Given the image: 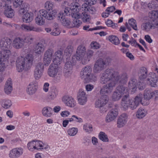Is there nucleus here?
I'll use <instances>...</instances> for the list:
<instances>
[{
    "label": "nucleus",
    "mask_w": 158,
    "mask_h": 158,
    "mask_svg": "<svg viewBox=\"0 0 158 158\" xmlns=\"http://www.w3.org/2000/svg\"><path fill=\"white\" fill-rule=\"evenodd\" d=\"M44 70V65L42 63L39 62L35 65L34 76L36 78L40 77L42 75Z\"/></svg>",
    "instance_id": "6e6552de"
},
{
    "label": "nucleus",
    "mask_w": 158,
    "mask_h": 158,
    "mask_svg": "<svg viewBox=\"0 0 158 158\" xmlns=\"http://www.w3.org/2000/svg\"><path fill=\"white\" fill-rule=\"evenodd\" d=\"M11 41L7 38H3L0 41V57L6 60L11 55L10 49Z\"/></svg>",
    "instance_id": "f03ea898"
},
{
    "label": "nucleus",
    "mask_w": 158,
    "mask_h": 158,
    "mask_svg": "<svg viewBox=\"0 0 158 158\" xmlns=\"http://www.w3.org/2000/svg\"><path fill=\"white\" fill-rule=\"evenodd\" d=\"M32 16V13L26 12L23 16V21L26 23H29L33 19Z\"/></svg>",
    "instance_id": "72a5a7b5"
},
{
    "label": "nucleus",
    "mask_w": 158,
    "mask_h": 158,
    "mask_svg": "<svg viewBox=\"0 0 158 158\" xmlns=\"http://www.w3.org/2000/svg\"><path fill=\"white\" fill-rule=\"evenodd\" d=\"M81 6L79 3L76 2L75 3H72L71 6V10L73 13L78 12L81 10Z\"/></svg>",
    "instance_id": "4c0bfd02"
},
{
    "label": "nucleus",
    "mask_w": 158,
    "mask_h": 158,
    "mask_svg": "<svg viewBox=\"0 0 158 158\" xmlns=\"http://www.w3.org/2000/svg\"><path fill=\"white\" fill-rule=\"evenodd\" d=\"M13 2V5L15 7H17L18 6H20L23 3V0H15Z\"/></svg>",
    "instance_id": "680f3d73"
},
{
    "label": "nucleus",
    "mask_w": 158,
    "mask_h": 158,
    "mask_svg": "<svg viewBox=\"0 0 158 158\" xmlns=\"http://www.w3.org/2000/svg\"><path fill=\"white\" fill-rule=\"evenodd\" d=\"M81 16L84 22L85 23L89 22L90 20L89 15H88L85 12L82 13L81 15Z\"/></svg>",
    "instance_id": "c03bdc74"
},
{
    "label": "nucleus",
    "mask_w": 158,
    "mask_h": 158,
    "mask_svg": "<svg viewBox=\"0 0 158 158\" xmlns=\"http://www.w3.org/2000/svg\"><path fill=\"white\" fill-rule=\"evenodd\" d=\"M54 53L53 50L52 48H49L47 50L44 54V56L49 58V59L52 58Z\"/></svg>",
    "instance_id": "8fccbe9b"
},
{
    "label": "nucleus",
    "mask_w": 158,
    "mask_h": 158,
    "mask_svg": "<svg viewBox=\"0 0 158 158\" xmlns=\"http://www.w3.org/2000/svg\"><path fill=\"white\" fill-rule=\"evenodd\" d=\"M118 73L115 72L111 69H107L106 71L102 74L100 79V82L102 84H105L108 82L111 79L116 78L118 80L119 78Z\"/></svg>",
    "instance_id": "7ed1b4c3"
},
{
    "label": "nucleus",
    "mask_w": 158,
    "mask_h": 158,
    "mask_svg": "<svg viewBox=\"0 0 158 158\" xmlns=\"http://www.w3.org/2000/svg\"><path fill=\"white\" fill-rule=\"evenodd\" d=\"M34 38L31 35L26 36L24 39V42L25 41L26 43H28L29 44H31L33 42Z\"/></svg>",
    "instance_id": "864d4df0"
},
{
    "label": "nucleus",
    "mask_w": 158,
    "mask_h": 158,
    "mask_svg": "<svg viewBox=\"0 0 158 158\" xmlns=\"http://www.w3.org/2000/svg\"><path fill=\"white\" fill-rule=\"evenodd\" d=\"M47 13L45 19L48 20H52L54 19V18H56V16L58 14L56 10H54L51 12L47 11Z\"/></svg>",
    "instance_id": "bb28decb"
},
{
    "label": "nucleus",
    "mask_w": 158,
    "mask_h": 158,
    "mask_svg": "<svg viewBox=\"0 0 158 158\" xmlns=\"http://www.w3.org/2000/svg\"><path fill=\"white\" fill-rule=\"evenodd\" d=\"M141 27L143 30L146 31H148L150 29H152L151 23L150 22L143 23L141 25Z\"/></svg>",
    "instance_id": "09e8293b"
},
{
    "label": "nucleus",
    "mask_w": 158,
    "mask_h": 158,
    "mask_svg": "<svg viewBox=\"0 0 158 158\" xmlns=\"http://www.w3.org/2000/svg\"><path fill=\"white\" fill-rule=\"evenodd\" d=\"M62 100L67 106L71 107L75 106L76 102L73 98L71 97L65 96L63 98Z\"/></svg>",
    "instance_id": "6ab92c4d"
},
{
    "label": "nucleus",
    "mask_w": 158,
    "mask_h": 158,
    "mask_svg": "<svg viewBox=\"0 0 158 158\" xmlns=\"http://www.w3.org/2000/svg\"><path fill=\"white\" fill-rule=\"evenodd\" d=\"M59 64L54 63L50 65L48 71V73L49 76L54 77L56 75L58 71V65Z\"/></svg>",
    "instance_id": "9d476101"
},
{
    "label": "nucleus",
    "mask_w": 158,
    "mask_h": 158,
    "mask_svg": "<svg viewBox=\"0 0 158 158\" xmlns=\"http://www.w3.org/2000/svg\"><path fill=\"white\" fill-rule=\"evenodd\" d=\"M57 94V90L54 87L52 88L49 90L48 98L49 99H54L56 97Z\"/></svg>",
    "instance_id": "473e14b6"
},
{
    "label": "nucleus",
    "mask_w": 158,
    "mask_h": 158,
    "mask_svg": "<svg viewBox=\"0 0 158 158\" xmlns=\"http://www.w3.org/2000/svg\"><path fill=\"white\" fill-rule=\"evenodd\" d=\"M118 114V110L116 108L112 109L109 111L106 116L105 121L109 123L115 119Z\"/></svg>",
    "instance_id": "423d86ee"
},
{
    "label": "nucleus",
    "mask_w": 158,
    "mask_h": 158,
    "mask_svg": "<svg viewBox=\"0 0 158 158\" xmlns=\"http://www.w3.org/2000/svg\"><path fill=\"white\" fill-rule=\"evenodd\" d=\"M102 104L105 105L108 101V97L107 95H103L101 96L100 98L98 99Z\"/></svg>",
    "instance_id": "49530a36"
},
{
    "label": "nucleus",
    "mask_w": 158,
    "mask_h": 158,
    "mask_svg": "<svg viewBox=\"0 0 158 158\" xmlns=\"http://www.w3.org/2000/svg\"><path fill=\"white\" fill-rule=\"evenodd\" d=\"M52 58H50L49 59V58H48L44 56V63L45 65L48 66L50 63Z\"/></svg>",
    "instance_id": "774afa93"
},
{
    "label": "nucleus",
    "mask_w": 158,
    "mask_h": 158,
    "mask_svg": "<svg viewBox=\"0 0 158 158\" xmlns=\"http://www.w3.org/2000/svg\"><path fill=\"white\" fill-rule=\"evenodd\" d=\"M127 115L125 113L121 114L118 118L117 121V127H121L125 125L127 121Z\"/></svg>",
    "instance_id": "4468645a"
},
{
    "label": "nucleus",
    "mask_w": 158,
    "mask_h": 158,
    "mask_svg": "<svg viewBox=\"0 0 158 158\" xmlns=\"http://www.w3.org/2000/svg\"><path fill=\"white\" fill-rule=\"evenodd\" d=\"M85 47L83 45H79L78 47L76 54L77 60H79L84 56L85 54Z\"/></svg>",
    "instance_id": "f3484780"
},
{
    "label": "nucleus",
    "mask_w": 158,
    "mask_h": 158,
    "mask_svg": "<svg viewBox=\"0 0 158 158\" xmlns=\"http://www.w3.org/2000/svg\"><path fill=\"white\" fill-rule=\"evenodd\" d=\"M92 72V69L90 66H86L83 69L80 73L81 77L85 81L89 77Z\"/></svg>",
    "instance_id": "ddd939ff"
},
{
    "label": "nucleus",
    "mask_w": 158,
    "mask_h": 158,
    "mask_svg": "<svg viewBox=\"0 0 158 158\" xmlns=\"http://www.w3.org/2000/svg\"><path fill=\"white\" fill-rule=\"evenodd\" d=\"M60 32L58 28H56L52 30V31L51 32L50 34L53 36H57L60 34Z\"/></svg>",
    "instance_id": "052dcab7"
},
{
    "label": "nucleus",
    "mask_w": 158,
    "mask_h": 158,
    "mask_svg": "<svg viewBox=\"0 0 158 158\" xmlns=\"http://www.w3.org/2000/svg\"><path fill=\"white\" fill-rule=\"evenodd\" d=\"M73 23L74 24L73 27H78L82 23L81 20L78 19H74L73 20Z\"/></svg>",
    "instance_id": "4d7b16f0"
},
{
    "label": "nucleus",
    "mask_w": 158,
    "mask_h": 158,
    "mask_svg": "<svg viewBox=\"0 0 158 158\" xmlns=\"http://www.w3.org/2000/svg\"><path fill=\"white\" fill-rule=\"evenodd\" d=\"M89 77H88L87 79H86L85 81L87 82L89 81H95L97 80V77L95 75L91 73L89 76Z\"/></svg>",
    "instance_id": "603ef678"
},
{
    "label": "nucleus",
    "mask_w": 158,
    "mask_h": 158,
    "mask_svg": "<svg viewBox=\"0 0 158 158\" xmlns=\"http://www.w3.org/2000/svg\"><path fill=\"white\" fill-rule=\"evenodd\" d=\"M47 10H40L37 16L35 18V23L39 25H43L45 22L44 19H46L47 15Z\"/></svg>",
    "instance_id": "39448f33"
},
{
    "label": "nucleus",
    "mask_w": 158,
    "mask_h": 158,
    "mask_svg": "<svg viewBox=\"0 0 158 158\" xmlns=\"http://www.w3.org/2000/svg\"><path fill=\"white\" fill-rule=\"evenodd\" d=\"M115 78H114V79H111V80L110 81L105 85L107 89L108 90V92H110L111 93L116 84L118 83L119 79L118 80H117Z\"/></svg>",
    "instance_id": "393cba45"
},
{
    "label": "nucleus",
    "mask_w": 158,
    "mask_h": 158,
    "mask_svg": "<svg viewBox=\"0 0 158 158\" xmlns=\"http://www.w3.org/2000/svg\"><path fill=\"white\" fill-rule=\"evenodd\" d=\"M154 92L151 90L148 89L145 91L143 94L144 99L149 100L154 95Z\"/></svg>",
    "instance_id": "f704fd0d"
},
{
    "label": "nucleus",
    "mask_w": 158,
    "mask_h": 158,
    "mask_svg": "<svg viewBox=\"0 0 158 158\" xmlns=\"http://www.w3.org/2000/svg\"><path fill=\"white\" fill-rule=\"evenodd\" d=\"M66 62L64 69H68L69 70H72L73 68V66L74 65L76 61V60L73 57H69L66 58Z\"/></svg>",
    "instance_id": "dca6fc26"
},
{
    "label": "nucleus",
    "mask_w": 158,
    "mask_h": 158,
    "mask_svg": "<svg viewBox=\"0 0 158 158\" xmlns=\"http://www.w3.org/2000/svg\"><path fill=\"white\" fill-rule=\"evenodd\" d=\"M53 4L50 2H47L45 3V7L48 11L51 9L53 6Z\"/></svg>",
    "instance_id": "e2e57ef3"
},
{
    "label": "nucleus",
    "mask_w": 158,
    "mask_h": 158,
    "mask_svg": "<svg viewBox=\"0 0 158 158\" xmlns=\"http://www.w3.org/2000/svg\"><path fill=\"white\" fill-rule=\"evenodd\" d=\"M118 75H119L118 74ZM119 80H118V83H120L121 84H125L128 78V77L127 74L124 73H123L122 76L120 78L119 75Z\"/></svg>",
    "instance_id": "ea45409f"
},
{
    "label": "nucleus",
    "mask_w": 158,
    "mask_h": 158,
    "mask_svg": "<svg viewBox=\"0 0 158 158\" xmlns=\"http://www.w3.org/2000/svg\"><path fill=\"white\" fill-rule=\"evenodd\" d=\"M137 80L134 78H131L128 83V87L130 89L136 90V88Z\"/></svg>",
    "instance_id": "e433bc0d"
},
{
    "label": "nucleus",
    "mask_w": 158,
    "mask_h": 158,
    "mask_svg": "<svg viewBox=\"0 0 158 158\" xmlns=\"http://www.w3.org/2000/svg\"><path fill=\"white\" fill-rule=\"evenodd\" d=\"M109 40L112 43L115 45H118L120 43L118 37L115 35H110L108 38Z\"/></svg>",
    "instance_id": "c9c22d12"
},
{
    "label": "nucleus",
    "mask_w": 158,
    "mask_h": 158,
    "mask_svg": "<svg viewBox=\"0 0 158 158\" xmlns=\"http://www.w3.org/2000/svg\"><path fill=\"white\" fill-rule=\"evenodd\" d=\"M147 70L145 67L141 68L139 72V76L140 79H143L146 77Z\"/></svg>",
    "instance_id": "7c9ffc66"
},
{
    "label": "nucleus",
    "mask_w": 158,
    "mask_h": 158,
    "mask_svg": "<svg viewBox=\"0 0 158 158\" xmlns=\"http://www.w3.org/2000/svg\"><path fill=\"white\" fill-rule=\"evenodd\" d=\"M62 52L60 50H58L55 52L56 58L54 59L53 62L58 64H60V60L62 59Z\"/></svg>",
    "instance_id": "c85d7f7f"
},
{
    "label": "nucleus",
    "mask_w": 158,
    "mask_h": 158,
    "mask_svg": "<svg viewBox=\"0 0 158 158\" xmlns=\"http://www.w3.org/2000/svg\"><path fill=\"white\" fill-rule=\"evenodd\" d=\"M99 139L103 142H108L109 139L107 135L103 132L101 131L98 135Z\"/></svg>",
    "instance_id": "a19ab883"
},
{
    "label": "nucleus",
    "mask_w": 158,
    "mask_h": 158,
    "mask_svg": "<svg viewBox=\"0 0 158 158\" xmlns=\"http://www.w3.org/2000/svg\"><path fill=\"white\" fill-rule=\"evenodd\" d=\"M84 129L86 132H91L93 131L92 125L86 124L84 125Z\"/></svg>",
    "instance_id": "6e6d98bb"
},
{
    "label": "nucleus",
    "mask_w": 158,
    "mask_h": 158,
    "mask_svg": "<svg viewBox=\"0 0 158 158\" xmlns=\"http://www.w3.org/2000/svg\"><path fill=\"white\" fill-rule=\"evenodd\" d=\"M33 57L31 54L27 55L25 58L19 57L16 60V67L18 72H22L25 69H28L32 64Z\"/></svg>",
    "instance_id": "f257e3e1"
},
{
    "label": "nucleus",
    "mask_w": 158,
    "mask_h": 158,
    "mask_svg": "<svg viewBox=\"0 0 158 158\" xmlns=\"http://www.w3.org/2000/svg\"><path fill=\"white\" fill-rule=\"evenodd\" d=\"M108 90L107 89L106 86L105 85H103L101 88L100 91V94H108L110 93V92H108Z\"/></svg>",
    "instance_id": "5fc2aeb1"
},
{
    "label": "nucleus",
    "mask_w": 158,
    "mask_h": 158,
    "mask_svg": "<svg viewBox=\"0 0 158 158\" xmlns=\"http://www.w3.org/2000/svg\"><path fill=\"white\" fill-rule=\"evenodd\" d=\"M147 114V112L145 110L139 108L137 111L136 117L138 119H141L144 117Z\"/></svg>",
    "instance_id": "c756f323"
},
{
    "label": "nucleus",
    "mask_w": 158,
    "mask_h": 158,
    "mask_svg": "<svg viewBox=\"0 0 158 158\" xmlns=\"http://www.w3.org/2000/svg\"><path fill=\"white\" fill-rule=\"evenodd\" d=\"M73 51V47L71 45H69L67 46L65 50V52L66 53L70 54Z\"/></svg>",
    "instance_id": "338daca9"
},
{
    "label": "nucleus",
    "mask_w": 158,
    "mask_h": 158,
    "mask_svg": "<svg viewBox=\"0 0 158 158\" xmlns=\"http://www.w3.org/2000/svg\"><path fill=\"white\" fill-rule=\"evenodd\" d=\"M33 144L34 143L33 142H29L27 144L28 149L31 151H33V148L38 150L39 149L37 148L35 145H34Z\"/></svg>",
    "instance_id": "bf43d9fd"
},
{
    "label": "nucleus",
    "mask_w": 158,
    "mask_h": 158,
    "mask_svg": "<svg viewBox=\"0 0 158 158\" xmlns=\"http://www.w3.org/2000/svg\"><path fill=\"white\" fill-rule=\"evenodd\" d=\"M9 57H8L7 59L6 60L2 58V57H0V72H2L4 70L5 68V63L4 62L7 61Z\"/></svg>",
    "instance_id": "37998d69"
},
{
    "label": "nucleus",
    "mask_w": 158,
    "mask_h": 158,
    "mask_svg": "<svg viewBox=\"0 0 158 158\" xmlns=\"http://www.w3.org/2000/svg\"><path fill=\"white\" fill-rule=\"evenodd\" d=\"M20 29L26 31H34L37 32L39 31L40 30L38 28H35L32 25H28L25 24L21 25Z\"/></svg>",
    "instance_id": "5701e85b"
},
{
    "label": "nucleus",
    "mask_w": 158,
    "mask_h": 158,
    "mask_svg": "<svg viewBox=\"0 0 158 158\" xmlns=\"http://www.w3.org/2000/svg\"><path fill=\"white\" fill-rule=\"evenodd\" d=\"M52 111V109L50 107H45L42 110V113L44 116L46 117H50L52 114L51 111Z\"/></svg>",
    "instance_id": "58836bf2"
},
{
    "label": "nucleus",
    "mask_w": 158,
    "mask_h": 158,
    "mask_svg": "<svg viewBox=\"0 0 158 158\" xmlns=\"http://www.w3.org/2000/svg\"><path fill=\"white\" fill-rule=\"evenodd\" d=\"M12 90V82L10 78L8 79L5 85L4 90L7 94H10Z\"/></svg>",
    "instance_id": "4be33fe9"
},
{
    "label": "nucleus",
    "mask_w": 158,
    "mask_h": 158,
    "mask_svg": "<svg viewBox=\"0 0 158 158\" xmlns=\"http://www.w3.org/2000/svg\"><path fill=\"white\" fill-rule=\"evenodd\" d=\"M64 14L67 15H71V14H73L72 10H71V7H66L64 9Z\"/></svg>",
    "instance_id": "0e129e2a"
},
{
    "label": "nucleus",
    "mask_w": 158,
    "mask_h": 158,
    "mask_svg": "<svg viewBox=\"0 0 158 158\" xmlns=\"http://www.w3.org/2000/svg\"><path fill=\"white\" fill-rule=\"evenodd\" d=\"M105 63L103 60L100 58L96 62L94 67L93 71L94 73H98L103 70Z\"/></svg>",
    "instance_id": "1a4fd4ad"
},
{
    "label": "nucleus",
    "mask_w": 158,
    "mask_h": 158,
    "mask_svg": "<svg viewBox=\"0 0 158 158\" xmlns=\"http://www.w3.org/2000/svg\"><path fill=\"white\" fill-rule=\"evenodd\" d=\"M116 90L122 95L128 93V89L122 84H119L117 87Z\"/></svg>",
    "instance_id": "2f4dec72"
},
{
    "label": "nucleus",
    "mask_w": 158,
    "mask_h": 158,
    "mask_svg": "<svg viewBox=\"0 0 158 158\" xmlns=\"http://www.w3.org/2000/svg\"><path fill=\"white\" fill-rule=\"evenodd\" d=\"M151 28H158V14L155 12H152L150 16Z\"/></svg>",
    "instance_id": "9b49d317"
},
{
    "label": "nucleus",
    "mask_w": 158,
    "mask_h": 158,
    "mask_svg": "<svg viewBox=\"0 0 158 158\" xmlns=\"http://www.w3.org/2000/svg\"><path fill=\"white\" fill-rule=\"evenodd\" d=\"M4 14L8 18H12L14 15L13 10L11 8V6L8 4L5 3L3 6Z\"/></svg>",
    "instance_id": "2eb2a0df"
},
{
    "label": "nucleus",
    "mask_w": 158,
    "mask_h": 158,
    "mask_svg": "<svg viewBox=\"0 0 158 158\" xmlns=\"http://www.w3.org/2000/svg\"><path fill=\"white\" fill-rule=\"evenodd\" d=\"M90 45L91 47L94 49H98L100 47L99 44L96 42H92Z\"/></svg>",
    "instance_id": "69168bd1"
},
{
    "label": "nucleus",
    "mask_w": 158,
    "mask_h": 158,
    "mask_svg": "<svg viewBox=\"0 0 158 158\" xmlns=\"http://www.w3.org/2000/svg\"><path fill=\"white\" fill-rule=\"evenodd\" d=\"M23 150L22 148H14L13 149L10 153L9 156L12 158H16L19 157L23 153Z\"/></svg>",
    "instance_id": "aec40b11"
},
{
    "label": "nucleus",
    "mask_w": 158,
    "mask_h": 158,
    "mask_svg": "<svg viewBox=\"0 0 158 158\" xmlns=\"http://www.w3.org/2000/svg\"><path fill=\"white\" fill-rule=\"evenodd\" d=\"M37 87L36 83L32 82L30 84L27 90L28 94L31 95L35 94L36 91Z\"/></svg>",
    "instance_id": "a878e982"
},
{
    "label": "nucleus",
    "mask_w": 158,
    "mask_h": 158,
    "mask_svg": "<svg viewBox=\"0 0 158 158\" xmlns=\"http://www.w3.org/2000/svg\"><path fill=\"white\" fill-rule=\"evenodd\" d=\"M122 95L118 92L116 90L114 91L112 96L113 101H116L119 100L121 98Z\"/></svg>",
    "instance_id": "a18cd8bd"
},
{
    "label": "nucleus",
    "mask_w": 158,
    "mask_h": 158,
    "mask_svg": "<svg viewBox=\"0 0 158 158\" xmlns=\"http://www.w3.org/2000/svg\"><path fill=\"white\" fill-rule=\"evenodd\" d=\"M1 105L4 108L7 109L11 106L12 103L10 100H7L2 102Z\"/></svg>",
    "instance_id": "79ce46f5"
},
{
    "label": "nucleus",
    "mask_w": 158,
    "mask_h": 158,
    "mask_svg": "<svg viewBox=\"0 0 158 158\" xmlns=\"http://www.w3.org/2000/svg\"><path fill=\"white\" fill-rule=\"evenodd\" d=\"M143 98L142 94H139L135 97L133 100L131 99L128 106L132 110L136 109L140 103L143 104L142 102Z\"/></svg>",
    "instance_id": "20e7f679"
},
{
    "label": "nucleus",
    "mask_w": 158,
    "mask_h": 158,
    "mask_svg": "<svg viewBox=\"0 0 158 158\" xmlns=\"http://www.w3.org/2000/svg\"><path fill=\"white\" fill-rule=\"evenodd\" d=\"M158 79V75L155 73H152L150 74V78H147V80H150L152 81H153V84L152 83H150V85L152 87H156L157 86Z\"/></svg>",
    "instance_id": "b1692460"
},
{
    "label": "nucleus",
    "mask_w": 158,
    "mask_h": 158,
    "mask_svg": "<svg viewBox=\"0 0 158 158\" xmlns=\"http://www.w3.org/2000/svg\"><path fill=\"white\" fill-rule=\"evenodd\" d=\"M128 23L135 30H137V28L136 25V22L135 20L131 18L129 19L128 21Z\"/></svg>",
    "instance_id": "de8ad7c7"
},
{
    "label": "nucleus",
    "mask_w": 158,
    "mask_h": 158,
    "mask_svg": "<svg viewBox=\"0 0 158 158\" xmlns=\"http://www.w3.org/2000/svg\"><path fill=\"white\" fill-rule=\"evenodd\" d=\"M64 75L66 77H69L70 76L72 73V70H69L64 69Z\"/></svg>",
    "instance_id": "13d9d810"
},
{
    "label": "nucleus",
    "mask_w": 158,
    "mask_h": 158,
    "mask_svg": "<svg viewBox=\"0 0 158 158\" xmlns=\"http://www.w3.org/2000/svg\"><path fill=\"white\" fill-rule=\"evenodd\" d=\"M64 13L63 12H59L56 16L57 19L60 21L62 24L64 26H67L70 25L71 22L68 19L64 17Z\"/></svg>",
    "instance_id": "f8f14e48"
},
{
    "label": "nucleus",
    "mask_w": 158,
    "mask_h": 158,
    "mask_svg": "<svg viewBox=\"0 0 158 158\" xmlns=\"http://www.w3.org/2000/svg\"><path fill=\"white\" fill-rule=\"evenodd\" d=\"M78 103L81 105H84L87 101V95L85 93L82 89L79 90L77 95Z\"/></svg>",
    "instance_id": "0eeeda50"
},
{
    "label": "nucleus",
    "mask_w": 158,
    "mask_h": 158,
    "mask_svg": "<svg viewBox=\"0 0 158 158\" xmlns=\"http://www.w3.org/2000/svg\"><path fill=\"white\" fill-rule=\"evenodd\" d=\"M77 131L78 130L77 128L73 127L69 129L67 132L69 135L73 136L76 134Z\"/></svg>",
    "instance_id": "3c124183"
},
{
    "label": "nucleus",
    "mask_w": 158,
    "mask_h": 158,
    "mask_svg": "<svg viewBox=\"0 0 158 158\" xmlns=\"http://www.w3.org/2000/svg\"><path fill=\"white\" fill-rule=\"evenodd\" d=\"M122 97L121 104L125 110L127 109L128 107V104L130 102L131 99L128 93L125 94Z\"/></svg>",
    "instance_id": "a211bd4d"
},
{
    "label": "nucleus",
    "mask_w": 158,
    "mask_h": 158,
    "mask_svg": "<svg viewBox=\"0 0 158 158\" xmlns=\"http://www.w3.org/2000/svg\"><path fill=\"white\" fill-rule=\"evenodd\" d=\"M13 43L14 47L16 49H19L23 46L24 42L22 38L18 37L14 40Z\"/></svg>",
    "instance_id": "412c9836"
},
{
    "label": "nucleus",
    "mask_w": 158,
    "mask_h": 158,
    "mask_svg": "<svg viewBox=\"0 0 158 158\" xmlns=\"http://www.w3.org/2000/svg\"><path fill=\"white\" fill-rule=\"evenodd\" d=\"M44 46L42 43H38L35 46V51L36 53L41 54L44 52Z\"/></svg>",
    "instance_id": "cd10ccee"
}]
</instances>
